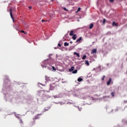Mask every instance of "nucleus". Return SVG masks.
Instances as JSON below:
<instances>
[{
	"label": "nucleus",
	"mask_w": 127,
	"mask_h": 127,
	"mask_svg": "<svg viewBox=\"0 0 127 127\" xmlns=\"http://www.w3.org/2000/svg\"><path fill=\"white\" fill-rule=\"evenodd\" d=\"M125 102L127 103V101H125Z\"/></svg>",
	"instance_id": "32"
},
{
	"label": "nucleus",
	"mask_w": 127,
	"mask_h": 127,
	"mask_svg": "<svg viewBox=\"0 0 127 127\" xmlns=\"http://www.w3.org/2000/svg\"><path fill=\"white\" fill-rule=\"evenodd\" d=\"M111 82H112L113 83V82L112 81V78H109V81L107 82V85L109 86Z\"/></svg>",
	"instance_id": "2"
},
{
	"label": "nucleus",
	"mask_w": 127,
	"mask_h": 127,
	"mask_svg": "<svg viewBox=\"0 0 127 127\" xmlns=\"http://www.w3.org/2000/svg\"><path fill=\"white\" fill-rule=\"evenodd\" d=\"M118 26V24L116 23L115 21L113 22V26Z\"/></svg>",
	"instance_id": "11"
},
{
	"label": "nucleus",
	"mask_w": 127,
	"mask_h": 127,
	"mask_svg": "<svg viewBox=\"0 0 127 127\" xmlns=\"http://www.w3.org/2000/svg\"><path fill=\"white\" fill-rule=\"evenodd\" d=\"M63 9H64V10H65V11H68V9H67L65 7H64V8H63Z\"/></svg>",
	"instance_id": "26"
},
{
	"label": "nucleus",
	"mask_w": 127,
	"mask_h": 127,
	"mask_svg": "<svg viewBox=\"0 0 127 127\" xmlns=\"http://www.w3.org/2000/svg\"><path fill=\"white\" fill-rule=\"evenodd\" d=\"M21 32L22 33H24V34H26V33H25V31H23V30H21Z\"/></svg>",
	"instance_id": "25"
},
{
	"label": "nucleus",
	"mask_w": 127,
	"mask_h": 127,
	"mask_svg": "<svg viewBox=\"0 0 127 127\" xmlns=\"http://www.w3.org/2000/svg\"><path fill=\"white\" fill-rule=\"evenodd\" d=\"M52 68H53V70L55 71H56L57 70H56V68H55V66H52Z\"/></svg>",
	"instance_id": "19"
},
{
	"label": "nucleus",
	"mask_w": 127,
	"mask_h": 127,
	"mask_svg": "<svg viewBox=\"0 0 127 127\" xmlns=\"http://www.w3.org/2000/svg\"><path fill=\"white\" fill-rule=\"evenodd\" d=\"M73 54H74V55H76V56H77L78 58H80V55L78 53L74 52Z\"/></svg>",
	"instance_id": "7"
},
{
	"label": "nucleus",
	"mask_w": 127,
	"mask_h": 127,
	"mask_svg": "<svg viewBox=\"0 0 127 127\" xmlns=\"http://www.w3.org/2000/svg\"><path fill=\"white\" fill-rule=\"evenodd\" d=\"M80 10H81L80 7H78V9H77V12H79L80 11Z\"/></svg>",
	"instance_id": "24"
},
{
	"label": "nucleus",
	"mask_w": 127,
	"mask_h": 127,
	"mask_svg": "<svg viewBox=\"0 0 127 127\" xmlns=\"http://www.w3.org/2000/svg\"><path fill=\"white\" fill-rule=\"evenodd\" d=\"M87 58V56L86 55H84L83 56V58H82V60H84L85 59H86Z\"/></svg>",
	"instance_id": "18"
},
{
	"label": "nucleus",
	"mask_w": 127,
	"mask_h": 127,
	"mask_svg": "<svg viewBox=\"0 0 127 127\" xmlns=\"http://www.w3.org/2000/svg\"><path fill=\"white\" fill-rule=\"evenodd\" d=\"M85 64H87L88 66L89 65V63L88 61H85Z\"/></svg>",
	"instance_id": "14"
},
{
	"label": "nucleus",
	"mask_w": 127,
	"mask_h": 127,
	"mask_svg": "<svg viewBox=\"0 0 127 127\" xmlns=\"http://www.w3.org/2000/svg\"><path fill=\"white\" fill-rule=\"evenodd\" d=\"M74 34H73V30H71L70 32V33H69V36H73L74 35Z\"/></svg>",
	"instance_id": "13"
},
{
	"label": "nucleus",
	"mask_w": 127,
	"mask_h": 127,
	"mask_svg": "<svg viewBox=\"0 0 127 127\" xmlns=\"http://www.w3.org/2000/svg\"><path fill=\"white\" fill-rule=\"evenodd\" d=\"M20 124H23V121H22V120H20Z\"/></svg>",
	"instance_id": "28"
},
{
	"label": "nucleus",
	"mask_w": 127,
	"mask_h": 127,
	"mask_svg": "<svg viewBox=\"0 0 127 127\" xmlns=\"http://www.w3.org/2000/svg\"><path fill=\"white\" fill-rule=\"evenodd\" d=\"M28 8H29L30 9H31L32 8V7L31 6H29L28 7Z\"/></svg>",
	"instance_id": "29"
},
{
	"label": "nucleus",
	"mask_w": 127,
	"mask_h": 127,
	"mask_svg": "<svg viewBox=\"0 0 127 127\" xmlns=\"http://www.w3.org/2000/svg\"><path fill=\"white\" fill-rule=\"evenodd\" d=\"M69 46L68 43H67V42L64 43V46L66 47V46Z\"/></svg>",
	"instance_id": "15"
},
{
	"label": "nucleus",
	"mask_w": 127,
	"mask_h": 127,
	"mask_svg": "<svg viewBox=\"0 0 127 127\" xmlns=\"http://www.w3.org/2000/svg\"><path fill=\"white\" fill-rule=\"evenodd\" d=\"M58 46L60 47H61V44H60V43H58Z\"/></svg>",
	"instance_id": "27"
},
{
	"label": "nucleus",
	"mask_w": 127,
	"mask_h": 127,
	"mask_svg": "<svg viewBox=\"0 0 127 127\" xmlns=\"http://www.w3.org/2000/svg\"><path fill=\"white\" fill-rule=\"evenodd\" d=\"M106 21V19H105V18H104V19H103V24H105Z\"/></svg>",
	"instance_id": "20"
},
{
	"label": "nucleus",
	"mask_w": 127,
	"mask_h": 127,
	"mask_svg": "<svg viewBox=\"0 0 127 127\" xmlns=\"http://www.w3.org/2000/svg\"><path fill=\"white\" fill-rule=\"evenodd\" d=\"M115 92H111V96H112L113 97H115Z\"/></svg>",
	"instance_id": "16"
},
{
	"label": "nucleus",
	"mask_w": 127,
	"mask_h": 127,
	"mask_svg": "<svg viewBox=\"0 0 127 127\" xmlns=\"http://www.w3.org/2000/svg\"><path fill=\"white\" fill-rule=\"evenodd\" d=\"M44 21H45V20H42V22H44Z\"/></svg>",
	"instance_id": "30"
},
{
	"label": "nucleus",
	"mask_w": 127,
	"mask_h": 127,
	"mask_svg": "<svg viewBox=\"0 0 127 127\" xmlns=\"http://www.w3.org/2000/svg\"><path fill=\"white\" fill-rule=\"evenodd\" d=\"M50 89H51V90H54V87H52V86H50Z\"/></svg>",
	"instance_id": "22"
},
{
	"label": "nucleus",
	"mask_w": 127,
	"mask_h": 127,
	"mask_svg": "<svg viewBox=\"0 0 127 127\" xmlns=\"http://www.w3.org/2000/svg\"><path fill=\"white\" fill-rule=\"evenodd\" d=\"M105 75H103V77H102V80L104 81L105 80Z\"/></svg>",
	"instance_id": "21"
},
{
	"label": "nucleus",
	"mask_w": 127,
	"mask_h": 127,
	"mask_svg": "<svg viewBox=\"0 0 127 127\" xmlns=\"http://www.w3.org/2000/svg\"><path fill=\"white\" fill-rule=\"evenodd\" d=\"M74 68H75V67L74 66H71V68L69 69V71H73L74 70Z\"/></svg>",
	"instance_id": "10"
},
{
	"label": "nucleus",
	"mask_w": 127,
	"mask_h": 127,
	"mask_svg": "<svg viewBox=\"0 0 127 127\" xmlns=\"http://www.w3.org/2000/svg\"><path fill=\"white\" fill-rule=\"evenodd\" d=\"M83 80L82 78L79 77L77 79L78 82H80Z\"/></svg>",
	"instance_id": "12"
},
{
	"label": "nucleus",
	"mask_w": 127,
	"mask_h": 127,
	"mask_svg": "<svg viewBox=\"0 0 127 127\" xmlns=\"http://www.w3.org/2000/svg\"><path fill=\"white\" fill-rule=\"evenodd\" d=\"M94 27V24L93 23H91L90 24L89 29H92Z\"/></svg>",
	"instance_id": "9"
},
{
	"label": "nucleus",
	"mask_w": 127,
	"mask_h": 127,
	"mask_svg": "<svg viewBox=\"0 0 127 127\" xmlns=\"http://www.w3.org/2000/svg\"><path fill=\"white\" fill-rule=\"evenodd\" d=\"M70 44H72V41H70Z\"/></svg>",
	"instance_id": "31"
},
{
	"label": "nucleus",
	"mask_w": 127,
	"mask_h": 127,
	"mask_svg": "<svg viewBox=\"0 0 127 127\" xmlns=\"http://www.w3.org/2000/svg\"><path fill=\"white\" fill-rule=\"evenodd\" d=\"M97 53V49H94L91 51V54H93L94 53Z\"/></svg>",
	"instance_id": "5"
},
{
	"label": "nucleus",
	"mask_w": 127,
	"mask_h": 127,
	"mask_svg": "<svg viewBox=\"0 0 127 127\" xmlns=\"http://www.w3.org/2000/svg\"><path fill=\"white\" fill-rule=\"evenodd\" d=\"M114 0H109V2H110L111 3H113L114 2Z\"/></svg>",
	"instance_id": "23"
},
{
	"label": "nucleus",
	"mask_w": 127,
	"mask_h": 127,
	"mask_svg": "<svg viewBox=\"0 0 127 127\" xmlns=\"http://www.w3.org/2000/svg\"><path fill=\"white\" fill-rule=\"evenodd\" d=\"M45 79L46 81H50V77L47 75H46V76H45Z\"/></svg>",
	"instance_id": "4"
},
{
	"label": "nucleus",
	"mask_w": 127,
	"mask_h": 127,
	"mask_svg": "<svg viewBox=\"0 0 127 127\" xmlns=\"http://www.w3.org/2000/svg\"><path fill=\"white\" fill-rule=\"evenodd\" d=\"M9 11L10 12V16H11V18L12 19V21H14V18H13V14H12V9H10Z\"/></svg>",
	"instance_id": "1"
},
{
	"label": "nucleus",
	"mask_w": 127,
	"mask_h": 127,
	"mask_svg": "<svg viewBox=\"0 0 127 127\" xmlns=\"http://www.w3.org/2000/svg\"><path fill=\"white\" fill-rule=\"evenodd\" d=\"M72 38L73 40H75L77 39V36L74 34L73 36H72Z\"/></svg>",
	"instance_id": "8"
},
{
	"label": "nucleus",
	"mask_w": 127,
	"mask_h": 127,
	"mask_svg": "<svg viewBox=\"0 0 127 127\" xmlns=\"http://www.w3.org/2000/svg\"><path fill=\"white\" fill-rule=\"evenodd\" d=\"M82 40V37L79 38L77 40H76V43H80V41Z\"/></svg>",
	"instance_id": "6"
},
{
	"label": "nucleus",
	"mask_w": 127,
	"mask_h": 127,
	"mask_svg": "<svg viewBox=\"0 0 127 127\" xmlns=\"http://www.w3.org/2000/svg\"><path fill=\"white\" fill-rule=\"evenodd\" d=\"M39 115H41V114H38L37 116H35L34 118H33V120H34V122L35 120L39 119V117H38Z\"/></svg>",
	"instance_id": "3"
},
{
	"label": "nucleus",
	"mask_w": 127,
	"mask_h": 127,
	"mask_svg": "<svg viewBox=\"0 0 127 127\" xmlns=\"http://www.w3.org/2000/svg\"><path fill=\"white\" fill-rule=\"evenodd\" d=\"M72 73H74V74L77 73V69L74 70V71H72Z\"/></svg>",
	"instance_id": "17"
}]
</instances>
